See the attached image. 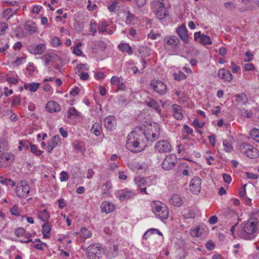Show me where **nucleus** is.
<instances>
[{
	"instance_id": "obj_1",
	"label": "nucleus",
	"mask_w": 259,
	"mask_h": 259,
	"mask_svg": "<svg viewBox=\"0 0 259 259\" xmlns=\"http://www.w3.org/2000/svg\"><path fill=\"white\" fill-rule=\"evenodd\" d=\"M145 131L140 126H137L127 136L126 147L132 152H136L134 150L138 147L140 144L145 145Z\"/></svg>"
},
{
	"instance_id": "obj_2",
	"label": "nucleus",
	"mask_w": 259,
	"mask_h": 259,
	"mask_svg": "<svg viewBox=\"0 0 259 259\" xmlns=\"http://www.w3.org/2000/svg\"><path fill=\"white\" fill-rule=\"evenodd\" d=\"M257 220L255 222L248 221L242 228L237 231L238 236L246 240L254 238L253 235L257 230Z\"/></svg>"
},
{
	"instance_id": "obj_3",
	"label": "nucleus",
	"mask_w": 259,
	"mask_h": 259,
	"mask_svg": "<svg viewBox=\"0 0 259 259\" xmlns=\"http://www.w3.org/2000/svg\"><path fill=\"white\" fill-rule=\"evenodd\" d=\"M152 212L156 218L161 220L167 219L168 217L169 212L166 205L160 201H153L151 203Z\"/></svg>"
},
{
	"instance_id": "obj_4",
	"label": "nucleus",
	"mask_w": 259,
	"mask_h": 259,
	"mask_svg": "<svg viewBox=\"0 0 259 259\" xmlns=\"http://www.w3.org/2000/svg\"><path fill=\"white\" fill-rule=\"evenodd\" d=\"M82 248L86 250L88 256L90 259H96V257L100 258L101 257L102 249L99 244H92L87 248L84 247H82Z\"/></svg>"
},
{
	"instance_id": "obj_5",
	"label": "nucleus",
	"mask_w": 259,
	"mask_h": 259,
	"mask_svg": "<svg viewBox=\"0 0 259 259\" xmlns=\"http://www.w3.org/2000/svg\"><path fill=\"white\" fill-rule=\"evenodd\" d=\"M240 151L248 157L254 159L259 156L258 150L252 146L246 143H243L240 146Z\"/></svg>"
},
{
	"instance_id": "obj_6",
	"label": "nucleus",
	"mask_w": 259,
	"mask_h": 259,
	"mask_svg": "<svg viewBox=\"0 0 259 259\" xmlns=\"http://www.w3.org/2000/svg\"><path fill=\"white\" fill-rule=\"evenodd\" d=\"M177 161V156L175 154H168L161 164L162 168L165 170H171L175 167Z\"/></svg>"
},
{
	"instance_id": "obj_7",
	"label": "nucleus",
	"mask_w": 259,
	"mask_h": 259,
	"mask_svg": "<svg viewBox=\"0 0 259 259\" xmlns=\"http://www.w3.org/2000/svg\"><path fill=\"white\" fill-rule=\"evenodd\" d=\"M30 190L29 186L26 181H22L18 183L16 188L17 196L21 198H26Z\"/></svg>"
},
{
	"instance_id": "obj_8",
	"label": "nucleus",
	"mask_w": 259,
	"mask_h": 259,
	"mask_svg": "<svg viewBox=\"0 0 259 259\" xmlns=\"http://www.w3.org/2000/svg\"><path fill=\"white\" fill-rule=\"evenodd\" d=\"M150 85L155 92L160 95H163L166 93V85L160 80H153L151 81Z\"/></svg>"
},
{
	"instance_id": "obj_9",
	"label": "nucleus",
	"mask_w": 259,
	"mask_h": 259,
	"mask_svg": "<svg viewBox=\"0 0 259 259\" xmlns=\"http://www.w3.org/2000/svg\"><path fill=\"white\" fill-rule=\"evenodd\" d=\"M155 151L160 153L168 152L171 150L170 144L166 140L157 142L154 146Z\"/></svg>"
},
{
	"instance_id": "obj_10",
	"label": "nucleus",
	"mask_w": 259,
	"mask_h": 259,
	"mask_svg": "<svg viewBox=\"0 0 259 259\" xmlns=\"http://www.w3.org/2000/svg\"><path fill=\"white\" fill-rule=\"evenodd\" d=\"M153 127L155 129L154 131H153L151 130L152 133H146L145 132V143L146 142L149 141L151 142H154L157 140L160 136V127L159 125L157 123H154Z\"/></svg>"
},
{
	"instance_id": "obj_11",
	"label": "nucleus",
	"mask_w": 259,
	"mask_h": 259,
	"mask_svg": "<svg viewBox=\"0 0 259 259\" xmlns=\"http://www.w3.org/2000/svg\"><path fill=\"white\" fill-rule=\"evenodd\" d=\"M201 180L197 177H194L190 182L189 186L191 191L195 194H198L201 190Z\"/></svg>"
},
{
	"instance_id": "obj_12",
	"label": "nucleus",
	"mask_w": 259,
	"mask_h": 259,
	"mask_svg": "<svg viewBox=\"0 0 259 259\" xmlns=\"http://www.w3.org/2000/svg\"><path fill=\"white\" fill-rule=\"evenodd\" d=\"M163 42L165 47H170L172 48H176L180 44V41L177 36L172 35L165 37Z\"/></svg>"
},
{
	"instance_id": "obj_13",
	"label": "nucleus",
	"mask_w": 259,
	"mask_h": 259,
	"mask_svg": "<svg viewBox=\"0 0 259 259\" xmlns=\"http://www.w3.org/2000/svg\"><path fill=\"white\" fill-rule=\"evenodd\" d=\"M194 37L195 41H198L203 45H210L212 44L210 37L204 34H201L200 31L195 32Z\"/></svg>"
},
{
	"instance_id": "obj_14",
	"label": "nucleus",
	"mask_w": 259,
	"mask_h": 259,
	"mask_svg": "<svg viewBox=\"0 0 259 259\" xmlns=\"http://www.w3.org/2000/svg\"><path fill=\"white\" fill-rule=\"evenodd\" d=\"M176 32L180 38L185 43H188L189 35L185 25L182 24L176 29Z\"/></svg>"
},
{
	"instance_id": "obj_15",
	"label": "nucleus",
	"mask_w": 259,
	"mask_h": 259,
	"mask_svg": "<svg viewBox=\"0 0 259 259\" xmlns=\"http://www.w3.org/2000/svg\"><path fill=\"white\" fill-rule=\"evenodd\" d=\"M156 17L159 20H163L166 17H168V14L165 10V7L164 3H159V6L155 12Z\"/></svg>"
},
{
	"instance_id": "obj_16",
	"label": "nucleus",
	"mask_w": 259,
	"mask_h": 259,
	"mask_svg": "<svg viewBox=\"0 0 259 259\" xmlns=\"http://www.w3.org/2000/svg\"><path fill=\"white\" fill-rule=\"evenodd\" d=\"M105 127L108 130L112 131L115 128L116 124V120L113 116H108L103 120Z\"/></svg>"
},
{
	"instance_id": "obj_17",
	"label": "nucleus",
	"mask_w": 259,
	"mask_h": 259,
	"mask_svg": "<svg viewBox=\"0 0 259 259\" xmlns=\"http://www.w3.org/2000/svg\"><path fill=\"white\" fill-rule=\"evenodd\" d=\"M145 104L149 107L154 109L158 113H161V109L158 102L154 99L147 98L145 100Z\"/></svg>"
},
{
	"instance_id": "obj_18",
	"label": "nucleus",
	"mask_w": 259,
	"mask_h": 259,
	"mask_svg": "<svg viewBox=\"0 0 259 259\" xmlns=\"http://www.w3.org/2000/svg\"><path fill=\"white\" fill-rule=\"evenodd\" d=\"M218 77L227 81H230L232 80L233 77L231 73L225 69H220L218 73Z\"/></svg>"
},
{
	"instance_id": "obj_19",
	"label": "nucleus",
	"mask_w": 259,
	"mask_h": 259,
	"mask_svg": "<svg viewBox=\"0 0 259 259\" xmlns=\"http://www.w3.org/2000/svg\"><path fill=\"white\" fill-rule=\"evenodd\" d=\"M46 108L47 111L51 113L58 112L61 110L59 104L54 101H49L47 104Z\"/></svg>"
},
{
	"instance_id": "obj_20",
	"label": "nucleus",
	"mask_w": 259,
	"mask_h": 259,
	"mask_svg": "<svg viewBox=\"0 0 259 259\" xmlns=\"http://www.w3.org/2000/svg\"><path fill=\"white\" fill-rule=\"evenodd\" d=\"M171 108L175 118L177 120H182L184 117V115L181 106L177 104H174L172 105Z\"/></svg>"
},
{
	"instance_id": "obj_21",
	"label": "nucleus",
	"mask_w": 259,
	"mask_h": 259,
	"mask_svg": "<svg viewBox=\"0 0 259 259\" xmlns=\"http://www.w3.org/2000/svg\"><path fill=\"white\" fill-rule=\"evenodd\" d=\"M115 209V206L114 204L105 201L103 202L101 205V209L103 212H105L106 213H109L113 212Z\"/></svg>"
},
{
	"instance_id": "obj_22",
	"label": "nucleus",
	"mask_w": 259,
	"mask_h": 259,
	"mask_svg": "<svg viewBox=\"0 0 259 259\" xmlns=\"http://www.w3.org/2000/svg\"><path fill=\"white\" fill-rule=\"evenodd\" d=\"M59 139V136L58 135H55L53 136L51 139L48 143V145L46 148V150L48 152L51 153L53 149L56 147L58 144V142Z\"/></svg>"
},
{
	"instance_id": "obj_23",
	"label": "nucleus",
	"mask_w": 259,
	"mask_h": 259,
	"mask_svg": "<svg viewBox=\"0 0 259 259\" xmlns=\"http://www.w3.org/2000/svg\"><path fill=\"white\" fill-rule=\"evenodd\" d=\"M25 30L29 34H32L37 31V27L34 22L31 20L27 21L24 25Z\"/></svg>"
},
{
	"instance_id": "obj_24",
	"label": "nucleus",
	"mask_w": 259,
	"mask_h": 259,
	"mask_svg": "<svg viewBox=\"0 0 259 259\" xmlns=\"http://www.w3.org/2000/svg\"><path fill=\"white\" fill-rule=\"evenodd\" d=\"M135 195V193L132 191L122 190L118 194V198L121 201H125Z\"/></svg>"
},
{
	"instance_id": "obj_25",
	"label": "nucleus",
	"mask_w": 259,
	"mask_h": 259,
	"mask_svg": "<svg viewBox=\"0 0 259 259\" xmlns=\"http://www.w3.org/2000/svg\"><path fill=\"white\" fill-rule=\"evenodd\" d=\"M118 246L116 245H113L112 248H110V249L107 252L106 256L109 258H113L117 256L118 254Z\"/></svg>"
},
{
	"instance_id": "obj_26",
	"label": "nucleus",
	"mask_w": 259,
	"mask_h": 259,
	"mask_svg": "<svg viewBox=\"0 0 259 259\" xmlns=\"http://www.w3.org/2000/svg\"><path fill=\"white\" fill-rule=\"evenodd\" d=\"M51 227L49 223L47 222L42 226V234L44 238H48L50 236Z\"/></svg>"
},
{
	"instance_id": "obj_27",
	"label": "nucleus",
	"mask_w": 259,
	"mask_h": 259,
	"mask_svg": "<svg viewBox=\"0 0 259 259\" xmlns=\"http://www.w3.org/2000/svg\"><path fill=\"white\" fill-rule=\"evenodd\" d=\"M170 203L176 206H180L182 204L180 197L177 194H173L170 199Z\"/></svg>"
},
{
	"instance_id": "obj_28",
	"label": "nucleus",
	"mask_w": 259,
	"mask_h": 259,
	"mask_svg": "<svg viewBox=\"0 0 259 259\" xmlns=\"http://www.w3.org/2000/svg\"><path fill=\"white\" fill-rule=\"evenodd\" d=\"M236 102L241 105L245 104L248 101V98L245 94L241 93L236 96Z\"/></svg>"
},
{
	"instance_id": "obj_29",
	"label": "nucleus",
	"mask_w": 259,
	"mask_h": 259,
	"mask_svg": "<svg viewBox=\"0 0 259 259\" xmlns=\"http://www.w3.org/2000/svg\"><path fill=\"white\" fill-rule=\"evenodd\" d=\"M118 49L123 52H126L129 55L133 53L132 48L127 44L123 43L119 45Z\"/></svg>"
},
{
	"instance_id": "obj_30",
	"label": "nucleus",
	"mask_w": 259,
	"mask_h": 259,
	"mask_svg": "<svg viewBox=\"0 0 259 259\" xmlns=\"http://www.w3.org/2000/svg\"><path fill=\"white\" fill-rule=\"evenodd\" d=\"M40 85L39 83L32 82L31 83H25L24 87L25 89H29L31 92H36Z\"/></svg>"
},
{
	"instance_id": "obj_31",
	"label": "nucleus",
	"mask_w": 259,
	"mask_h": 259,
	"mask_svg": "<svg viewBox=\"0 0 259 259\" xmlns=\"http://www.w3.org/2000/svg\"><path fill=\"white\" fill-rule=\"evenodd\" d=\"M91 132L96 136H99L102 132V127L99 123L96 122L93 124L91 128Z\"/></svg>"
},
{
	"instance_id": "obj_32",
	"label": "nucleus",
	"mask_w": 259,
	"mask_h": 259,
	"mask_svg": "<svg viewBox=\"0 0 259 259\" xmlns=\"http://www.w3.org/2000/svg\"><path fill=\"white\" fill-rule=\"evenodd\" d=\"M223 213L226 217L231 218H236L237 217V214L235 211L228 207L223 210Z\"/></svg>"
},
{
	"instance_id": "obj_33",
	"label": "nucleus",
	"mask_w": 259,
	"mask_h": 259,
	"mask_svg": "<svg viewBox=\"0 0 259 259\" xmlns=\"http://www.w3.org/2000/svg\"><path fill=\"white\" fill-rule=\"evenodd\" d=\"M38 218L43 222L47 221L50 218V214L46 209H44L38 214Z\"/></svg>"
},
{
	"instance_id": "obj_34",
	"label": "nucleus",
	"mask_w": 259,
	"mask_h": 259,
	"mask_svg": "<svg viewBox=\"0 0 259 259\" xmlns=\"http://www.w3.org/2000/svg\"><path fill=\"white\" fill-rule=\"evenodd\" d=\"M80 113L73 107H70L67 112L68 118H70L71 116L78 117Z\"/></svg>"
},
{
	"instance_id": "obj_35",
	"label": "nucleus",
	"mask_w": 259,
	"mask_h": 259,
	"mask_svg": "<svg viewBox=\"0 0 259 259\" xmlns=\"http://www.w3.org/2000/svg\"><path fill=\"white\" fill-rule=\"evenodd\" d=\"M250 136L256 142L259 143V130L258 129H253L250 132Z\"/></svg>"
},
{
	"instance_id": "obj_36",
	"label": "nucleus",
	"mask_w": 259,
	"mask_h": 259,
	"mask_svg": "<svg viewBox=\"0 0 259 259\" xmlns=\"http://www.w3.org/2000/svg\"><path fill=\"white\" fill-rule=\"evenodd\" d=\"M81 236L84 239L90 238L92 236L91 231L88 230L86 228H82L80 230Z\"/></svg>"
},
{
	"instance_id": "obj_37",
	"label": "nucleus",
	"mask_w": 259,
	"mask_h": 259,
	"mask_svg": "<svg viewBox=\"0 0 259 259\" xmlns=\"http://www.w3.org/2000/svg\"><path fill=\"white\" fill-rule=\"evenodd\" d=\"M135 182L138 187H141L146 184V180L144 177H138L135 178Z\"/></svg>"
},
{
	"instance_id": "obj_38",
	"label": "nucleus",
	"mask_w": 259,
	"mask_h": 259,
	"mask_svg": "<svg viewBox=\"0 0 259 259\" xmlns=\"http://www.w3.org/2000/svg\"><path fill=\"white\" fill-rule=\"evenodd\" d=\"M35 55H40L46 49V46L45 44H39L35 46Z\"/></svg>"
},
{
	"instance_id": "obj_39",
	"label": "nucleus",
	"mask_w": 259,
	"mask_h": 259,
	"mask_svg": "<svg viewBox=\"0 0 259 259\" xmlns=\"http://www.w3.org/2000/svg\"><path fill=\"white\" fill-rule=\"evenodd\" d=\"M223 145L224 146V150L226 152H231L233 149L232 145L230 144L226 140L223 141Z\"/></svg>"
},
{
	"instance_id": "obj_40",
	"label": "nucleus",
	"mask_w": 259,
	"mask_h": 259,
	"mask_svg": "<svg viewBox=\"0 0 259 259\" xmlns=\"http://www.w3.org/2000/svg\"><path fill=\"white\" fill-rule=\"evenodd\" d=\"M173 76L175 79L179 81L182 80L186 78V75L182 71H179L178 73H174L173 74Z\"/></svg>"
},
{
	"instance_id": "obj_41",
	"label": "nucleus",
	"mask_w": 259,
	"mask_h": 259,
	"mask_svg": "<svg viewBox=\"0 0 259 259\" xmlns=\"http://www.w3.org/2000/svg\"><path fill=\"white\" fill-rule=\"evenodd\" d=\"M30 149L31 152L34 154L36 156H39L42 154V151L41 150H37L35 145L31 144L30 146Z\"/></svg>"
},
{
	"instance_id": "obj_42",
	"label": "nucleus",
	"mask_w": 259,
	"mask_h": 259,
	"mask_svg": "<svg viewBox=\"0 0 259 259\" xmlns=\"http://www.w3.org/2000/svg\"><path fill=\"white\" fill-rule=\"evenodd\" d=\"M108 24L107 22L104 21H102L100 25L99 26L98 30L99 32L103 33L107 31L106 27L108 26Z\"/></svg>"
},
{
	"instance_id": "obj_43",
	"label": "nucleus",
	"mask_w": 259,
	"mask_h": 259,
	"mask_svg": "<svg viewBox=\"0 0 259 259\" xmlns=\"http://www.w3.org/2000/svg\"><path fill=\"white\" fill-rule=\"evenodd\" d=\"M200 227L196 226L194 229L191 230V234L193 237H199L201 236V233H200Z\"/></svg>"
},
{
	"instance_id": "obj_44",
	"label": "nucleus",
	"mask_w": 259,
	"mask_h": 259,
	"mask_svg": "<svg viewBox=\"0 0 259 259\" xmlns=\"http://www.w3.org/2000/svg\"><path fill=\"white\" fill-rule=\"evenodd\" d=\"M42 59H44L45 62V65L47 66L48 64L53 59V56L50 54H47L45 55L43 57H41Z\"/></svg>"
},
{
	"instance_id": "obj_45",
	"label": "nucleus",
	"mask_w": 259,
	"mask_h": 259,
	"mask_svg": "<svg viewBox=\"0 0 259 259\" xmlns=\"http://www.w3.org/2000/svg\"><path fill=\"white\" fill-rule=\"evenodd\" d=\"M51 44L54 47H57L59 46H60L62 43L58 37H54L51 40Z\"/></svg>"
},
{
	"instance_id": "obj_46",
	"label": "nucleus",
	"mask_w": 259,
	"mask_h": 259,
	"mask_svg": "<svg viewBox=\"0 0 259 259\" xmlns=\"http://www.w3.org/2000/svg\"><path fill=\"white\" fill-rule=\"evenodd\" d=\"M8 28V24L6 22L0 23V35H3L6 29Z\"/></svg>"
},
{
	"instance_id": "obj_47",
	"label": "nucleus",
	"mask_w": 259,
	"mask_h": 259,
	"mask_svg": "<svg viewBox=\"0 0 259 259\" xmlns=\"http://www.w3.org/2000/svg\"><path fill=\"white\" fill-rule=\"evenodd\" d=\"M25 233V230L23 228L20 227L15 231V234L17 237L24 236Z\"/></svg>"
},
{
	"instance_id": "obj_48",
	"label": "nucleus",
	"mask_w": 259,
	"mask_h": 259,
	"mask_svg": "<svg viewBox=\"0 0 259 259\" xmlns=\"http://www.w3.org/2000/svg\"><path fill=\"white\" fill-rule=\"evenodd\" d=\"M10 212L12 213V214L16 216H19L20 213L18 210V207L14 205H13L11 208H10Z\"/></svg>"
},
{
	"instance_id": "obj_49",
	"label": "nucleus",
	"mask_w": 259,
	"mask_h": 259,
	"mask_svg": "<svg viewBox=\"0 0 259 259\" xmlns=\"http://www.w3.org/2000/svg\"><path fill=\"white\" fill-rule=\"evenodd\" d=\"M21 103V99L19 96H14L13 97L12 105L13 106L18 105Z\"/></svg>"
},
{
	"instance_id": "obj_50",
	"label": "nucleus",
	"mask_w": 259,
	"mask_h": 259,
	"mask_svg": "<svg viewBox=\"0 0 259 259\" xmlns=\"http://www.w3.org/2000/svg\"><path fill=\"white\" fill-rule=\"evenodd\" d=\"M95 45H97L102 51L105 50L107 47L106 44L102 40L96 41Z\"/></svg>"
},
{
	"instance_id": "obj_51",
	"label": "nucleus",
	"mask_w": 259,
	"mask_h": 259,
	"mask_svg": "<svg viewBox=\"0 0 259 259\" xmlns=\"http://www.w3.org/2000/svg\"><path fill=\"white\" fill-rule=\"evenodd\" d=\"M135 20L134 15L132 14L130 11L127 12L126 16V22L127 23H131Z\"/></svg>"
},
{
	"instance_id": "obj_52",
	"label": "nucleus",
	"mask_w": 259,
	"mask_h": 259,
	"mask_svg": "<svg viewBox=\"0 0 259 259\" xmlns=\"http://www.w3.org/2000/svg\"><path fill=\"white\" fill-rule=\"evenodd\" d=\"M68 179V174L63 171L60 174V180L61 182L66 181Z\"/></svg>"
},
{
	"instance_id": "obj_53",
	"label": "nucleus",
	"mask_w": 259,
	"mask_h": 259,
	"mask_svg": "<svg viewBox=\"0 0 259 259\" xmlns=\"http://www.w3.org/2000/svg\"><path fill=\"white\" fill-rule=\"evenodd\" d=\"M241 114L242 116H245L246 117L249 118L252 115V112L251 111H247L245 109H243L241 111Z\"/></svg>"
},
{
	"instance_id": "obj_54",
	"label": "nucleus",
	"mask_w": 259,
	"mask_h": 259,
	"mask_svg": "<svg viewBox=\"0 0 259 259\" xmlns=\"http://www.w3.org/2000/svg\"><path fill=\"white\" fill-rule=\"evenodd\" d=\"M224 6L226 8L229 10H232L236 8V6L233 4L232 2H229L224 4Z\"/></svg>"
},
{
	"instance_id": "obj_55",
	"label": "nucleus",
	"mask_w": 259,
	"mask_h": 259,
	"mask_svg": "<svg viewBox=\"0 0 259 259\" xmlns=\"http://www.w3.org/2000/svg\"><path fill=\"white\" fill-rule=\"evenodd\" d=\"M19 144L22 146V147L28 149L30 147L31 144L28 141H20L19 142Z\"/></svg>"
},
{
	"instance_id": "obj_56",
	"label": "nucleus",
	"mask_w": 259,
	"mask_h": 259,
	"mask_svg": "<svg viewBox=\"0 0 259 259\" xmlns=\"http://www.w3.org/2000/svg\"><path fill=\"white\" fill-rule=\"evenodd\" d=\"M245 55L246 57H248V59H244V61L245 62H250L253 59V54L250 52L249 51H247L245 53Z\"/></svg>"
},
{
	"instance_id": "obj_57",
	"label": "nucleus",
	"mask_w": 259,
	"mask_h": 259,
	"mask_svg": "<svg viewBox=\"0 0 259 259\" xmlns=\"http://www.w3.org/2000/svg\"><path fill=\"white\" fill-rule=\"evenodd\" d=\"M73 148L77 152L81 151V145L79 142H74L72 144Z\"/></svg>"
},
{
	"instance_id": "obj_58",
	"label": "nucleus",
	"mask_w": 259,
	"mask_h": 259,
	"mask_svg": "<svg viewBox=\"0 0 259 259\" xmlns=\"http://www.w3.org/2000/svg\"><path fill=\"white\" fill-rule=\"evenodd\" d=\"M13 11V9L11 8H8L6 9L3 13V17L4 18H7L11 14H12V12Z\"/></svg>"
},
{
	"instance_id": "obj_59",
	"label": "nucleus",
	"mask_w": 259,
	"mask_h": 259,
	"mask_svg": "<svg viewBox=\"0 0 259 259\" xmlns=\"http://www.w3.org/2000/svg\"><path fill=\"white\" fill-rule=\"evenodd\" d=\"M183 217L185 219H193L195 217V213L193 211H190L185 213Z\"/></svg>"
},
{
	"instance_id": "obj_60",
	"label": "nucleus",
	"mask_w": 259,
	"mask_h": 259,
	"mask_svg": "<svg viewBox=\"0 0 259 259\" xmlns=\"http://www.w3.org/2000/svg\"><path fill=\"white\" fill-rule=\"evenodd\" d=\"M119 78L116 76H112L110 80V82L112 85L117 84L118 82H119Z\"/></svg>"
},
{
	"instance_id": "obj_61",
	"label": "nucleus",
	"mask_w": 259,
	"mask_h": 259,
	"mask_svg": "<svg viewBox=\"0 0 259 259\" xmlns=\"http://www.w3.org/2000/svg\"><path fill=\"white\" fill-rule=\"evenodd\" d=\"M204 123H199L198 119H195L193 122V125L197 128H202L204 126Z\"/></svg>"
},
{
	"instance_id": "obj_62",
	"label": "nucleus",
	"mask_w": 259,
	"mask_h": 259,
	"mask_svg": "<svg viewBox=\"0 0 259 259\" xmlns=\"http://www.w3.org/2000/svg\"><path fill=\"white\" fill-rule=\"evenodd\" d=\"M215 246L214 243L210 241H208L206 243V247L208 250H212Z\"/></svg>"
},
{
	"instance_id": "obj_63",
	"label": "nucleus",
	"mask_w": 259,
	"mask_h": 259,
	"mask_svg": "<svg viewBox=\"0 0 259 259\" xmlns=\"http://www.w3.org/2000/svg\"><path fill=\"white\" fill-rule=\"evenodd\" d=\"M80 78L83 80H87L89 77V74L87 72H81L79 74Z\"/></svg>"
},
{
	"instance_id": "obj_64",
	"label": "nucleus",
	"mask_w": 259,
	"mask_h": 259,
	"mask_svg": "<svg viewBox=\"0 0 259 259\" xmlns=\"http://www.w3.org/2000/svg\"><path fill=\"white\" fill-rule=\"evenodd\" d=\"M244 68L246 71L254 70L255 69L253 65L251 63L246 64Z\"/></svg>"
}]
</instances>
